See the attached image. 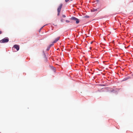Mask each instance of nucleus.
Returning a JSON list of instances; mask_svg holds the SVG:
<instances>
[{
  "instance_id": "obj_7",
  "label": "nucleus",
  "mask_w": 133,
  "mask_h": 133,
  "mask_svg": "<svg viewBox=\"0 0 133 133\" xmlns=\"http://www.w3.org/2000/svg\"><path fill=\"white\" fill-rule=\"evenodd\" d=\"M128 79V78H124V81H126V80H127Z\"/></svg>"
},
{
  "instance_id": "obj_4",
  "label": "nucleus",
  "mask_w": 133,
  "mask_h": 133,
  "mask_svg": "<svg viewBox=\"0 0 133 133\" xmlns=\"http://www.w3.org/2000/svg\"><path fill=\"white\" fill-rule=\"evenodd\" d=\"M13 47L16 49L17 50V51H18L19 48V45H15L13 46Z\"/></svg>"
},
{
  "instance_id": "obj_3",
  "label": "nucleus",
  "mask_w": 133,
  "mask_h": 133,
  "mask_svg": "<svg viewBox=\"0 0 133 133\" xmlns=\"http://www.w3.org/2000/svg\"><path fill=\"white\" fill-rule=\"evenodd\" d=\"M71 19L76 21V24H78L79 23V19L74 17H72L71 18Z\"/></svg>"
},
{
  "instance_id": "obj_10",
  "label": "nucleus",
  "mask_w": 133,
  "mask_h": 133,
  "mask_svg": "<svg viewBox=\"0 0 133 133\" xmlns=\"http://www.w3.org/2000/svg\"><path fill=\"white\" fill-rule=\"evenodd\" d=\"M69 0H65V1L66 2H68Z\"/></svg>"
},
{
  "instance_id": "obj_12",
  "label": "nucleus",
  "mask_w": 133,
  "mask_h": 133,
  "mask_svg": "<svg viewBox=\"0 0 133 133\" xmlns=\"http://www.w3.org/2000/svg\"><path fill=\"white\" fill-rule=\"evenodd\" d=\"M63 19H62L61 20V21L62 22H63Z\"/></svg>"
},
{
  "instance_id": "obj_15",
  "label": "nucleus",
  "mask_w": 133,
  "mask_h": 133,
  "mask_svg": "<svg viewBox=\"0 0 133 133\" xmlns=\"http://www.w3.org/2000/svg\"><path fill=\"white\" fill-rule=\"evenodd\" d=\"M92 43H93V42H91V43H91V44H92Z\"/></svg>"
},
{
  "instance_id": "obj_5",
  "label": "nucleus",
  "mask_w": 133,
  "mask_h": 133,
  "mask_svg": "<svg viewBox=\"0 0 133 133\" xmlns=\"http://www.w3.org/2000/svg\"><path fill=\"white\" fill-rule=\"evenodd\" d=\"M60 37H58L57 38H56V39H55V40L53 41V43H56L57 41H58V40H59V39Z\"/></svg>"
},
{
  "instance_id": "obj_1",
  "label": "nucleus",
  "mask_w": 133,
  "mask_h": 133,
  "mask_svg": "<svg viewBox=\"0 0 133 133\" xmlns=\"http://www.w3.org/2000/svg\"><path fill=\"white\" fill-rule=\"evenodd\" d=\"M9 41V39L8 37H5L0 41V43H5L8 42Z\"/></svg>"
},
{
  "instance_id": "obj_9",
  "label": "nucleus",
  "mask_w": 133,
  "mask_h": 133,
  "mask_svg": "<svg viewBox=\"0 0 133 133\" xmlns=\"http://www.w3.org/2000/svg\"><path fill=\"white\" fill-rule=\"evenodd\" d=\"M62 16L63 17H66L64 15H63Z\"/></svg>"
},
{
  "instance_id": "obj_17",
  "label": "nucleus",
  "mask_w": 133,
  "mask_h": 133,
  "mask_svg": "<svg viewBox=\"0 0 133 133\" xmlns=\"http://www.w3.org/2000/svg\"><path fill=\"white\" fill-rule=\"evenodd\" d=\"M91 47H90V49H91Z\"/></svg>"
},
{
  "instance_id": "obj_11",
  "label": "nucleus",
  "mask_w": 133,
  "mask_h": 133,
  "mask_svg": "<svg viewBox=\"0 0 133 133\" xmlns=\"http://www.w3.org/2000/svg\"><path fill=\"white\" fill-rule=\"evenodd\" d=\"M43 26L42 28H41V29H40L39 30V32H40L41 31V29L42 28H43Z\"/></svg>"
},
{
  "instance_id": "obj_14",
  "label": "nucleus",
  "mask_w": 133,
  "mask_h": 133,
  "mask_svg": "<svg viewBox=\"0 0 133 133\" xmlns=\"http://www.w3.org/2000/svg\"><path fill=\"white\" fill-rule=\"evenodd\" d=\"M53 45V44H51L50 45V46H52Z\"/></svg>"
},
{
  "instance_id": "obj_16",
  "label": "nucleus",
  "mask_w": 133,
  "mask_h": 133,
  "mask_svg": "<svg viewBox=\"0 0 133 133\" xmlns=\"http://www.w3.org/2000/svg\"><path fill=\"white\" fill-rule=\"evenodd\" d=\"M95 0L97 1H98V0Z\"/></svg>"
},
{
  "instance_id": "obj_6",
  "label": "nucleus",
  "mask_w": 133,
  "mask_h": 133,
  "mask_svg": "<svg viewBox=\"0 0 133 133\" xmlns=\"http://www.w3.org/2000/svg\"><path fill=\"white\" fill-rule=\"evenodd\" d=\"M97 9H93L92 10V11H93V12H94V11H97Z\"/></svg>"
},
{
  "instance_id": "obj_2",
  "label": "nucleus",
  "mask_w": 133,
  "mask_h": 133,
  "mask_svg": "<svg viewBox=\"0 0 133 133\" xmlns=\"http://www.w3.org/2000/svg\"><path fill=\"white\" fill-rule=\"evenodd\" d=\"M62 4H60L58 8L57 9V12H58V14H57V15L59 16V15L60 12L61 11V8H62Z\"/></svg>"
},
{
  "instance_id": "obj_8",
  "label": "nucleus",
  "mask_w": 133,
  "mask_h": 133,
  "mask_svg": "<svg viewBox=\"0 0 133 133\" xmlns=\"http://www.w3.org/2000/svg\"><path fill=\"white\" fill-rule=\"evenodd\" d=\"M65 21H66V22H67V23H69V20H66Z\"/></svg>"
},
{
  "instance_id": "obj_13",
  "label": "nucleus",
  "mask_w": 133,
  "mask_h": 133,
  "mask_svg": "<svg viewBox=\"0 0 133 133\" xmlns=\"http://www.w3.org/2000/svg\"><path fill=\"white\" fill-rule=\"evenodd\" d=\"M2 32L1 31H0V34H1L2 33Z\"/></svg>"
}]
</instances>
